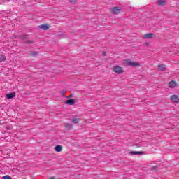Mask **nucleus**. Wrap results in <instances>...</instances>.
Segmentation results:
<instances>
[{
	"mask_svg": "<svg viewBox=\"0 0 179 179\" xmlns=\"http://www.w3.org/2000/svg\"><path fill=\"white\" fill-rule=\"evenodd\" d=\"M33 55H37V53H34Z\"/></svg>",
	"mask_w": 179,
	"mask_h": 179,
	"instance_id": "obj_20",
	"label": "nucleus"
},
{
	"mask_svg": "<svg viewBox=\"0 0 179 179\" xmlns=\"http://www.w3.org/2000/svg\"><path fill=\"white\" fill-rule=\"evenodd\" d=\"M71 3H76V0H71Z\"/></svg>",
	"mask_w": 179,
	"mask_h": 179,
	"instance_id": "obj_18",
	"label": "nucleus"
},
{
	"mask_svg": "<svg viewBox=\"0 0 179 179\" xmlns=\"http://www.w3.org/2000/svg\"><path fill=\"white\" fill-rule=\"evenodd\" d=\"M66 128H72V124H69V123H67L66 124Z\"/></svg>",
	"mask_w": 179,
	"mask_h": 179,
	"instance_id": "obj_17",
	"label": "nucleus"
},
{
	"mask_svg": "<svg viewBox=\"0 0 179 179\" xmlns=\"http://www.w3.org/2000/svg\"><path fill=\"white\" fill-rule=\"evenodd\" d=\"M55 152H62V146H61V145H57V146L55 148Z\"/></svg>",
	"mask_w": 179,
	"mask_h": 179,
	"instance_id": "obj_12",
	"label": "nucleus"
},
{
	"mask_svg": "<svg viewBox=\"0 0 179 179\" xmlns=\"http://www.w3.org/2000/svg\"><path fill=\"white\" fill-rule=\"evenodd\" d=\"M178 85L177 84V83L174 80H172L171 82L169 83V87L171 89H174V87H177Z\"/></svg>",
	"mask_w": 179,
	"mask_h": 179,
	"instance_id": "obj_3",
	"label": "nucleus"
},
{
	"mask_svg": "<svg viewBox=\"0 0 179 179\" xmlns=\"http://www.w3.org/2000/svg\"><path fill=\"white\" fill-rule=\"evenodd\" d=\"M6 99H13V97H16V93L13 92V93H9L6 94Z\"/></svg>",
	"mask_w": 179,
	"mask_h": 179,
	"instance_id": "obj_7",
	"label": "nucleus"
},
{
	"mask_svg": "<svg viewBox=\"0 0 179 179\" xmlns=\"http://www.w3.org/2000/svg\"><path fill=\"white\" fill-rule=\"evenodd\" d=\"M103 56H106V52H103Z\"/></svg>",
	"mask_w": 179,
	"mask_h": 179,
	"instance_id": "obj_19",
	"label": "nucleus"
},
{
	"mask_svg": "<svg viewBox=\"0 0 179 179\" xmlns=\"http://www.w3.org/2000/svg\"><path fill=\"white\" fill-rule=\"evenodd\" d=\"M153 37H155V34L153 33H149V34H146L145 35L143 36V38H153Z\"/></svg>",
	"mask_w": 179,
	"mask_h": 179,
	"instance_id": "obj_5",
	"label": "nucleus"
},
{
	"mask_svg": "<svg viewBox=\"0 0 179 179\" xmlns=\"http://www.w3.org/2000/svg\"><path fill=\"white\" fill-rule=\"evenodd\" d=\"M125 64L129 66H140L141 65L139 63L131 61L129 59L126 60Z\"/></svg>",
	"mask_w": 179,
	"mask_h": 179,
	"instance_id": "obj_1",
	"label": "nucleus"
},
{
	"mask_svg": "<svg viewBox=\"0 0 179 179\" xmlns=\"http://www.w3.org/2000/svg\"><path fill=\"white\" fill-rule=\"evenodd\" d=\"M3 179H12V178L9 175H6L2 177Z\"/></svg>",
	"mask_w": 179,
	"mask_h": 179,
	"instance_id": "obj_16",
	"label": "nucleus"
},
{
	"mask_svg": "<svg viewBox=\"0 0 179 179\" xmlns=\"http://www.w3.org/2000/svg\"><path fill=\"white\" fill-rule=\"evenodd\" d=\"M131 155H142V152H141L133 151V152H131Z\"/></svg>",
	"mask_w": 179,
	"mask_h": 179,
	"instance_id": "obj_15",
	"label": "nucleus"
},
{
	"mask_svg": "<svg viewBox=\"0 0 179 179\" xmlns=\"http://www.w3.org/2000/svg\"><path fill=\"white\" fill-rule=\"evenodd\" d=\"M158 5H161L162 6H164V5H166V1L159 0L158 1Z\"/></svg>",
	"mask_w": 179,
	"mask_h": 179,
	"instance_id": "obj_13",
	"label": "nucleus"
},
{
	"mask_svg": "<svg viewBox=\"0 0 179 179\" xmlns=\"http://www.w3.org/2000/svg\"><path fill=\"white\" fill-rule=\"evenodd\" d=\"M79 121H80V119L78 117H74L71 120V122L73 124H79Z\"/></svg>",
	"mask_w": 179,
	"mask_h": 179,
	"instance_id": "obj_11",
	"label": "nucleus"
},
{
	"mask_svg": "<svg viewBox=\"0 0 179 179\" xmlns=\"http://www.w3.org/2000/svg\"><path fill=\"white\" fill-rule=\"evenodd\" d=\"M171 99L172 100L173 103H179L178 96L177 95H172L171 96Z\"/></svg>",
	"mask_w": 179,
	"mask_h": 179,
	"instance_id": "obj_6",
	"label": "nucleus"
},
{
	"mask_svg": "<svg viewBox=\"0 0 179 179\" xmlns=\"http://www.w3.org/2000/svg\"><path fill=\"white\" fill-rule=\"evenodd\" d=\"M5 59H6V57L3 55H0V62H5Z\"/></svg>",
	"mask_w": 179,
	"mask_h": 179,
	"instance_id": "obj_14",
	"label": "nucleus"
},
{
	"mask_svg": "<svg viewBox=\"0 0 179 179\" xmlns=\"http://www.w3.org/2000/svg\"><path fill=\"white\" fill-rule=\"evenodd\" d=\"M111 12L114 15H118V13H120V12H121V9H120V8H118V7H115L111 9Z\"/></svg>",
	"mask_w": 179,
	"mask_h": 179,
	"instance_id": "obj_4",
	"label": "nucleus"
},
{
	"mask_svg": "<svg viewBox=\"0 0 179 179\" xmlns=\"http://www.w3.org/2000/svg\"><path fill=\"white\" fill-rule=\"evenodd\" d=\"M71 97H72V95H70V96H69V98H71Z\"/></svg>",
	"mask_w": 179,
	"mask_h": 179,
	"instance_id": "obj_21",
	"label": "nucleus"
},
{
	"mask_svg": "<svg viewBox=\"0 0 179 179\" xmlns=\"http://www.w3.org/2000/svg\"><path fill=\"white\" fill-rule=\"evenodd\" d=\"M39 29H41L42 30H48L50 29V27L47 24H41L39 26Z\"/></svg>",
	"mask_w": 179,
	"mask_h": 179,
	"instance_id": "obj_9",
	"label": "nucleus"
},
{
	"mask_svg": "<svg viewBox=\"0 0 179 179\" xmlns=\"http://www.w3.org/2000/svg\"><path fill=\"white\" fill-rule=\"evenodd\" d=\"M166 68H167V66H166V64H158V69L159 71H164V69H166Z\"/></svg>",
	"mask_w": 179,
	"mask_h": 179,
	"instance_id": "obj_8",
	"label": "nucleus"
},
{
	"mask_svg": "<svg viewBox=\"0 0 179 179\" xmlns=\"http://www.w3.org/2000/svg\"><path fill=\"white\" fill-rule=\"evenodd\" d=\"M66 104H69V106H73L75 104V99H69L66 101Z\"/></svg>",
	"mask_w": 179,
	"mask_h": 179,
	"instance_id": "obj_10",
	"label": "nucleus"
},
{
	"mask_svg": "<svg viewBox=\"0 0 179 179\" xmlns=\"http://www.w3.org/2000/svg\"><path fill=\"white\" fill-rule=\"evenodd\" d=\"M113 71L114 72H115V73H117L118 75L122 73V72H124V69H122V67L120 66H115L113 67Z\"/></svg>",
	"mask_w": 179,
	"mask_h": 179,
	"instance_id": "obj_2",
	"label": "nucleus"
}]
</instances>
